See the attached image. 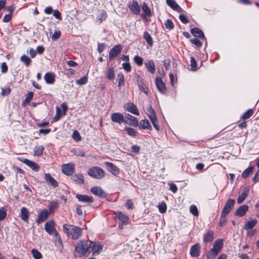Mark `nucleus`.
Returning a JSON list of instances; mask_svg holds the SVG:
<instances>
[{
  "label": "nucleus",
  "instance_id": "1",
  "mask_svg": "<svg viewBox=\"0 0 259 259\" xmlns=\"http://www.w3.org/2000/svg\"><path fill=\"white\" fill-rule=\"evenodd\" d=\"M63 229L68 236L74 240L79 239L82 234V230L81 228L73 225H64Z\"/></svg>",
  "mask_w": 259,
  "mask_h": 259
},
{
  "label": "nucleus",
  "instance_id": "2",
  "mask_svg": "<svg viewBox=\"0 0 259 259\" xmlns=\"http://www.w3.org/2000/svg\"><path fill=\"white\" fill-rule=\"evenodd\" d=\"M89 244L83 240L78 242L75 246L74 255L75 257H82L86 254H90Z\"/></svg>",
  "mask_w": 259,
  "mask_h": 259
},
{
  "label": "nucleus",
  "instance_id": "3",
  "mask_svg": "<svg viewBox=\"0 0 259 259\" xmlns=\"http://www.w3.org/2000/svg\"><path fill=\"white\" fill-rule=\"evenodd\" d=\"M89 175L94 178L100 179L105 176V171L98 166H94L89 169Z\"/></svg>",
  "mask_w": 259,
  "mask_h": 259
},
{
  "label": "nucleus",
  "instance_id": "4",
  "mask_svg": "<svg viewBox=\"0 0 259 259\" xmlns=\"http://www.w3.org/2000/svg\"><path fill=\"white\" fill-rule=\"evenodd\" d=\"M147 114L148 116L149 119H150L153 125L154 128L157 130H159V126L157 124V118L156 115V113L154 110V109L152 108L151 106H149L147 109Z\"/></svg>",
  "mask_w": 259,
  "mask_h": 259
},
{
  "label": "nucleus",
  "instance_id": "5",
  "mask_svg": "<svg viewBox=\"0 0 259 259\" xmlns=\"http://www.w3.org/2000/svg\"><path fill=\"white\" fill-rule=\"evenodd\" d=\"M90 253L93 252V255L99 254L103 249V245L99 242L91 241L89 243Z\"/></svg>",
  "mask_w": 259,
  "mask_h": 259
},
{
  "label": "nucleus",
  "instance_id": "6",
  "mask_svg": "<svg viewBox=\"0 0 259 259\" xmlns=\"http://www.w3.org/2000/svg\"><path fill=\"white\" fill-rule=\"evenodd\" d=\"M234 203L235 200L232 199L228 200L221 213L222 217H226L234 207Z\"/></svg>",
  "mask_w": 259,
  "mask_h": 259
},
{
  "label": "nucleus",
  "instance_id": "7",
  "mask_svg": "<svg viewBox=\"0 0 259 259\" xmlns=\"http://www.w3.org/2000/svg\"><path fill=\"white\" fill-rule=\"evenodd\" d=\"M62 172L67 176L72 175L74 172V164L72 163L63 164L62 166Z\"/></svg>",
  "mask_w": 259,
  "mask_h": 259
},
{
  "label": "nucleus",
  "instance_id": "8",
  "mask_svg": "<svg viewBox=\"0 0 259 259\" xmlns=\"http://www.w3.org/2000/svg\"><path fill=\"white\" fill-rule=\"evenodd\" d=\"M122 47L121 45H116L114 46L110 51L109 53V59L113 60L121 52Z\"/></svg>",
  "mask_w": 259,
  "mask_h": 259
},
{
  "label": "nucleus",
  "instance_id": "9",
  "mask_svg": "<svg viewBox=\"0 0 259 259\" xmlns=\"http://www.w3.org/2000/svg\"><path fill=\"white\" fill-rule=\"evenodd\" d=\"M125 118L124 119V122L130 124L131 125H133L134 126L137 127L138 126L139 123H138V120L137 118L130 114H125Z\"/></svg>",
  "mask_w": 259,
  "mask_h": 259
},
{
  "label": "nucleus",
  "instance_id": "10",
  "mask_svg": "<svg viewBox=\"0 0 259 259\" xmlns=\"http://www.w3.org/2000/svg\"><path fill=\"white\" fill-rule=\"evenodd\" d=\"M124 109L136 115H139L140 112L137 107V106L132 102H128L126 104L124 105Z\"/></svg>",
  "mask_w": 259,
  "mask_h": 259
},
{
  "label": "nucleus",
  "instance_id": "11",
  "mask_svg": "<svg viewBox=\"0 0 259 259\" xmlns=\"http://www.w3.org/2000/svg\"><path fill=\"white\" fill-rule=\"evenodd\" d=\"M155 83L157 89L161 93L163 94L166 93L167 91L166 86L160 77L158 76L156 77Z\"/></svg>",
  "mask_w": 259,
  "mask_h": 259
},
{
  "label": "nucleus",
  "instance_id": "12",
  "mask_svg": "<svg viewBox=\"0 0 259 259\" xmlns=\"http://www.w3.org/2000/svg\"><path fill=\"white\" fill-rule=\"evenodd\" d=\"M45 231L50 235H52L53 233L55 234V231H56V230L55 229L54 221L51 220L47 222L45 225Z\"/></svg>",
  "mask_w": 259,
  "mask_h": 259
},
{
  "label": "nucleus",
  "instance_id": "13",
  "mask_svg": "<svg viewBox=\"0 0 259 259\" xmlns=\"http://www.w3.org/2000/svg\"><path fill=\"white\" fill-rule=\"evenodd\" d=\"M75 198H77L79 201L85 203H91L94 201V199L92 197L87 195L77 194L75 196Z\"/></svg>",
  "mask_w": 259,
  "mask_h": 259
},
{
  "label": "nucleus",
  "instance_id": "14",
  "mask_svg": "<svg viewBox=\"0 0 259 259\" xmlns=\"http://www.w3.org/2000/svg\"><path fill=\"white\" fill-rule=\"evenodd\" d=\"M105 164L108 167V170L114 176L119 174V169L114 164L110 162H105Z\"/></svg>",
  "mask_w": 259,
  "mask_h": 259
},
{
  "label": "nucleus",
  "instance_id": "15",
  "mask_svg": "<svg viewBox=\"0 0 259 259\" xmlns=\"http://www.w3.org/2000/svg\"><path fill=\"white\" fill-rule=\"evenodd\" d=\"M21 161L23 162L24 163L26 164L27 165L29 166L32 169L35 171H37L39 169V166L35 162L31 161L29 159H26V158H23V159H19Z\"/></svg>",
  "mask_w": 259,
  "mask_h": 259
},
{
  "label": "nucleus",
  "instance_id": "16",
  "mask_svg": "<svg viewBox=\"0 0 259 259\" xmlns=\"http://www.w3.org/2000/svg\"><path fill=\"white\" fill-rule=\"evenodd\" d=\"M200 244L196 243L193 245L190 250V254L192 257H197L200 254Z\"/></svg>",
  "mask_w": 259,
  "mask_h": 259
},
{
  "label": "nucleus",
  "instance_id": "17",
  "mask_svg": "<svg viewBox=\"0 0 259 259\" xmlns=\"http://www.w3.org/2000/svg\"><path fill=\"white\" fill-rule=\"evenodd\" d=\"M111 119L113 122H117L118 123H121V122H124V119L123 115L121 113L118 112L112 114Z\"/></svg>",
  "mask_w": 259,
  "mask_h": 259
},
{
  "label": "nucleus",
  "instance_id": "18",
  "mask_svg": "<svg viewBox=\"0 0 259 259\" xmlns=\"http://www.w3.org/2000/svg\"><path fill=\"white\" fill-rule=\"evenodd\" d=\"M49 215V212L47 210L44 209L42 210L38 214V218L36 220V223L38 224H39L40 223L44 222L46 220L48 219Z\"/></svg>",
  "mask_w": 259,
  "mask_h": 259
},
{
  "label": "nucleus",
  "instance_id": "19",
  "mask_svg": "<svg viewBox=\"0 0 259 259\" xmlns=\"http://www.w3.org/2000/svg\"><path fill=\"white\" fill-rule=\"evenodd\" d=\"M91 191L94 195L98 196L100 197L103 198L106 196L105 192L100 187H93L91 189Z\"/></svg>",
  "mask_w": 259,
  "mask_h": 259
},
{
  "label": "nucleus",
  "instance_id": "20",
  "mask_svg": "<svg viewBox=\"0 0 259 259\" xmlns=\"http://www.w3.org/2000/svg\"><path fill=\"white\" fill-rule=\"evenodd\" d=\"M249 191V189L248 187H245L241 194H240L238 196L237 199V202L238 204L242 203L243 201L245 199L247 196L248 195Z\"/></svg>",
  "mask_w": 259,
  "mask_h": 259
},
{
  "label": "nucleus",
  "instance_id": "21",
  "mask_svg": "<svg viewBox=\"0 0 259 259\" xmlns=\"http://www.w3.org/2000/svg\"><path fill=\"white\" fill-rule=\"evenodd\" d=\"M130 9L135 14H139L140 12V9L137 1H130L128 4Z\"/></svg>",
  "mask_w": 259,
  "mask_h": 259
},
{
  "label": "nucleus",
  "instance_id": "22",
  "mask_svg": "<svg viewBox=\"0 0 259 259\" xmlns=\"http://www.w3.org/2000/svg\"><path fill=\"white\" fill-rule=\"evenodd\" d=\"M145 66L148 71L154 74L155 72V65L154 61L152 60H148L145 63Z\"/></svg>",
  "mask_w": 259,
  "mask_h": 259
},
{
  "label": "nucleus",
  "instance_id": "23",
  "mask_svg": "<svg viewBox=\"0 0 259 259\" xmlns=\"http://www.w3.org/2000/svg\"><path fill=\"white\" fill-rule=\"evenodd\" d=\"M45 179L51 186L56 188L58 186V182L51 176L50 174H45Z\"/></svg>",
  "mask_w": 259,
  "mask_h": 259
},
{
  "label": "nucleus",
  "instance_id": "24",
  "mask_svg": "<svg viewBox=\"0 0 259 259\" xmlns=\"http://www.w3.org/2000/svg\"><path fill=\"white\" fill-rule=\"evenodd\" d=\"M248 209V206L243 205L240 206L236 211L235 215L239 217H243Z\"/></svg>",
  "mask_w": 259,
  "mask_h": 259
},
{
  "label": "nucleus",
  "instance_id": "25",
  "mask_svg": "<svg viewBox=\"0 0 259 259\" xmlns=\"http://www.w3.org/2000/svg\"><path fill=\"white\" fill-rule=\"evenodd\" d=\"M223 246V239H218L214 241L213 244L212 249L220 252Z\"/></svg>",
  "mask_w": 259,
  "mask_h": 259
},
{
  "label": "nucleus",
  "instance_id": "26",
  "mask_svg": "<svg viewBox=\"0 0 259 259\" xmlns=\"http://www.w3.org/2000/svg\"><path fill=\"white\" fill-rule=\"evenodd\" d=\"M55 74L52 72H47L44 76L46 82L49 84H52L55 81Z\"/></svg>",
  "mask_w": 259,
  "mask_h": 259
},
{
  "label": "nucleus",
  "instance_id": "27",
  "mask_svg": "<svg viewBox=\"0 0 259 259\" xmlns=\"http://www.w3.org/2000/svg\"><path fill=\"white\" fill-rule=\"evenodd\" d=\"M142 10L145 14H142L141 17L143 19H145L146 16L150 17L152 15L151 12L148 6L144 3L142 5Z\"/></svg>",
  "mask_w": 259,
  "mask_h": 259
},
{
  "label": "nucleus",
  "instance_id": "28",
  "mask_svg": "<svg viewBox=\"0 0 259 259\" xmlns=\"http://www.w3.org/2000/svg\"><path fill=\"white\" fill-rule=\"evenodd\" d=\"M116 217L119 221L121 222L122 224V225L123 224H126L128 220V218L121 212H117L116 213Z\"/></svg>",
  "mask_w": 259,
  "mask_h": 259
},
{
  "label": "nucleus",
  "instance_id": "29",
  "mask_svg": "<svg viewBox=\"0 0 259 259\" xmlns=\"http://www.w3.org/2000/svg\"><path fill=\"white\" fill-rule=\"evenodd\" d=\"M29 212L28 209L24 207H23L21 209V219L25 222H27L29 218Z\"/></svg>",
  "mask_w": 259,
  "mask_h": 259
},
{
  "label": "nucleus",
  "instance_id": "30",
  "mask_svg": "<svg viewBox=\"0 0 259 259\" xmlns=\"http://www.w3.org/2000/svg\"><path fill=\"white\" fill-rule=\"evenodd\" d=\"M166 4L174 10L177 11L178 12L182 11V8L176 3V1H166Z\"/></svg>",
  "mask_w": 259,
  "mask_h": 259
},
{
  "label": "nucleus",
  "instance_id": "31",
  "mask_svg": "<svg viewBox=\"0 0 259 259\" xmlns=\"http://www.w3.org/2000/svg\"><path fill=\"white\" fill-rule=\"evenodd\" d=\"M191 32L192 34L195 37L200 38H204V35L201 29L198 28H193L191 29Z\"/></svg>",
  "mask_w": 259,
  "mask_h": 259
},
{
  "label": "nucleus",
  "instance_id": "32",
  "mask_svg": "<svg viewBox=\"0 0 259 259\" xmlns=\"http://www.w3.org/2000/svg\"><path fill=\"white\" fill-rule=\"evenodd\" d=\"M141 128L142 129L152 130V126L148 119H143L140 122Z\"/></svg>",
  "mask_w": 259,
  "mask_h": 259
},
{
  "label": "nucleus",
  "instance_id": "33",
  "mask_svg": "<svg viewBox=\"0 0 259 259\" xmlns=\"http://www.w3.org/2000/svg\"><path fill=\"white\" fill-rule=\"evenodd\" d=\"M257 221L255 220H253L248 221L245 224L244 228L245 230H248L252 229L256 224Z\"/></svg>",
  "mask_w": 259,
  "mask_h": 259
},
{
  "label": "nucleus",
  "instance_id": "34",
  "mask_svg": "<svg viewBox=\"0 0 259 259\" xmlns=\"http://www.w3.org/2000/svg\"><path fill=\"white\" fill-rule=\"evenodd\" d=\"M143 37L146 41L147 43L150 46L153 45V40L150 34L147 31H145L143 34Z\"/></svg>",
  "mask_w": 259,
  "mask_h": 259
},
{
  "label": "nucleus",
  "instance_id": "35",
  "mask_svg": "<svg viewBox=\"0 0 259 259\" xmlns=\"http://www.w3.org/2000/svg\"><path fill=\"white\" fill-rule=\"evenodd\" d=\"M213 232L208 231L205 234L203 238V241L205 242H211L213 240Z\"/></svg>",
  "mask_w": 259,
  "mask_h": 259
},
{
  "label": "nucleus",
  "instance_id": "36",
  "mask_svg": "<svg viewBox=\"0 0 259 259\" xmlns=\"http://www.w3.org/2000/svg\"><path fill=\"white\" fill-rule=\"evenodd\" d=\"M219 253L218 251L211 248L207 253L206 256L207 259H214Z\"/></svg>",
  "mask_w": 259,
  "mask_h": 259
},
{
  "label": "nucleus",
  "instance_id": "37",
  "mask_svg": "<svg viewBox=\"0 0 259 259\" xmlns=\"http://www.w3.org/2000/svg\"><path fill=\"white\" fill-rule=\"evenodd\" d=\"M59 206V203L57 201H52L50 202L49 205V209L50 212L52 213L54 211V209L58 208Z\"/></svg>",
  "mask_w": 259,
  "mask_h": 259
},
{
  "label": "nucleus",
  "instance_id": "38",
  "mask_svg": "<svg viewBox=\"0 0 259 259\" xmlns=\"http://www.w3.org/2000/svg\"><path fill=\"white\" fill-rule=\"evenodd\" d=\"M63 115V113H62V110H61V108L59 107H56V115H55V116L53 118V121L54 122L57 121L58 120H59L60 119L61 117Z\"/></svg>",
  "mask_w": 259,
  "mask_h": 259
},
{
  "label": "nucleus",
  "instance_id": "39",
  "mask_svg": "<svg viewBox=\"0 0 259 259\" xmlns=\"http://www.w3.org/2000/svg\"><path fill=\"white\" fill-rule=\"evenodd\" d=\"M44 150V147L43 146H36L34 149V155L39 156L42 154Z\"/></svg>",
  "mask_w": 259,
  "mask_h": 259
},
{
  "label": "nucleus",
  "instance_id": "40",
  "mask_svg": "<svg viewBox=\"0 0 259 259\" xmlns=\"http://www.w3.org/2000/svg\"><path fill=\"white\" fill-rule=\"evenodd\" d=\"M253 169V166H251L246 168L242 174V177L246 179L248 177V176L252 172Z\"/></svg>",
  "mask_w": 259,
  "mask_h": 259
},
{
  "label": "nucleus",
  "instance_id": "41",
  "mask_svg": "<svg viewBox=\"0 0 259 259\" xmlns=\"http://www.w3.org/2000/svg\"><path fill=\"white\" fill-rule=\"evenodd\" d=\"M21 62L25 63V65L28 67L31 63V59L26 55H22L20 58Z\"/></svg>",
  "mask_w": 259,
  "mask_h": 259
},
{
  "label": "nucleus",
  "instance_id": "42",
  "mask_svg": "<svg viewBox=\"0 0 259 259\" xmlns=\"http://www.w3.org/2000/svg\"><path fill=\"white\" fill-rule=\"evenodd\" d=\"M124 130L126 131L127 134L129 136L133 137H135L137 136V132L135 129L129 127H125Z\"/></svg>",
  "mask_w": 259,
  "mask_h": 259
},
{
  "label": "nucleus",
  "instance_id": "43",
  "mask_svg": "<svg viewBox=\"0 0 259 259\" xmlns=\"http://www.w3.org/2000/svg\"><path fill=\"white\" fill-rule=\"evenodd\" d=\"M71 152L77 156H85L84 152L79 148L73 149L71 150Z\"/></svg>",
  "mask_w": 259,
  "mask_h": 259
},
{
  "label": "nucleus",
  "instance_id": "44",
  "mask_svg": "<svg viewBox=\"0 0 259 259\" xmlns=\"http://www.w3.org/2000/svg\"><path fill=\"white\" fill-rule=\"evenodd\" d=\"M107 77L110 80H113L115 77L114 70L113 67L108 68V71L107 74Z\"/></svg>",
  "mask_w": 259,
  "mask_h": 259
},
{
  "label": "nucleus",
  "instance_id": "45",
  "mask_svg": "<svg viewBox=\"0 0 259 259\" xmlns=\"http://www.w3.org/2000/svg\"><path fill=\"white\" fill-rule=\"evenodd\" d=\"M165 28L171 30L174 28V24L171 19H167L164 23Z\"/></svg>",
  "mask_w": 259,
  "mask_h": 259
},
{
  "label": "nucleus",
  "instance_id": "46",
  "mask_svg": "<svg viewBox=\"0 0 259 259\" xmlns=\"http://www.w3.org/2000/svg\"><path fill=\"white\" fill-rule=\"evenodd\" d=\"M159 211L161 213H165L166 211L167 206L164 202H162L159 203L157 206Z\"/></svg>",
  "mask_w": 259,
  "mask_h": 259
},
{
  "label": "nucleus",
  "instance_id": "47",
  "mask_svg": "<svg viewBox=\"0 0 259 259\" xmlns=\"http://www.w3.org/2000/svg\"><path fill=\"white\" fill-rule=\"evenodd\" d=\"M106 17H107L106 12L105 11L103 10L100 12L99 16L97 18V20H98L99 22L100 23L106 19Z\"/></svg>",
  "mask_w": 259,
  "mask_h": 259
},
{
  "label": "nucleus",
  "instance_id": "48",
  "mask_svg": "<svg viewBox=\"0 0 259 259\" xmlns=\"http://www.w3.org/2000/svg\"><path fill=\"white\" fill-rule=\"evenodd\" d=\"M31 253L33 255V257L35 259H41L42 258V255L40 252H39L37 250L33 249L31 250Z\"/></svg>",
  "mask_w": 259,
  "mask_h": 259
},
{
  "label": "nucleus",
  "instance_id": "49",
  "mask_svg": "<svg viewBox=\"0 0 259 259\" xmlns=\"http://www.w3.org/2000/svg\"><path fill=\"white\" fill-rule=\"evenodd\" d=\"M253 113L252 109H248L241 116V118L244 119H247L249 118Z\"/></svg>",
  "mask_w": 259,
  "mask_h": 259
},
{
  "label": "nucleus",
  "instance_id": "50",
  "mask_svg": "<svg viewBox=\"0 0 259 259\" xmlns=\"http://www.w3.org/2000/svg\"><path fill=\"white\" fill-rule=\"evenodd\" d=\"M7 216V209L3 207L0 208V221L4 220Z\"/></svg>",
  "mask_w": 259,
  "mask_h": 259
},
{
  "label": "nucleus",
  "instance_id": "51",
  "mask_svg": "<svg viewBox=\"0 0 259 259\" xmlns=\"http://www.w3.org/2000/svg\"><path fill=\"white\" fill-rule=\"evenodd\" d=\"M190 212L192 214H193L194 216H196V217H197L199 214L198 209H197V207L194 205H192L190 206Z\"/></svg>",
  "mask_w": 259,
  "mask_h": 259
},
{
  "label": "nucleus",
  "instance_id": "52",
  "mask_svg": "<svg viewBox=\"0 0 259 259\" xmlns=\"http://www.w3.org/2000/svg\"><path fill=\"white\" fill-rule=\"evenodd\" d=\"M72 137L74 140L76 142H78L81 140V136L79 133V132L77 131H74L73 132Z\"/></svg>",
  "mask_w": 259,
  "mask_h": 259
},
{
  "label": "nucleus",
  "instance_id": "53",
  "mask_svg": "<svg viewBox=\"0 0 259 259\" xmlns=\"http://www.w3.org/2000/svg\"><path fill=\"white\" fill-rule=\"evenodd\" d=\"M118 77V86L120 87L124 83V76L123 74L120 73L117 75Z\"/></svg>",
  "mask_w": 259,
  "mask_h": 259
},
{
  "label": "nucleus",
  "instance_id": "54",
  "mask_svg": "<svg viewBox=\"0 0 259 259\" xmlns=\"http://www.w3.org/2000/svg\"><path fill=\"white\" fill-rule=\"evenodd\" d=\"M134 60L138 66L142 65L143 63V59L141 57L136 55L134 57Z\"/></svg>",
  "mask_w": 259,
  "mask_h": 259
},
{
  "label": "nucleus",
  "instance_id": "55",
  "mask_svg": "<svg viewBox=\"0 0 259 259\" xmlns=\"http://www.w3.org/2000/svg\"><path fill=\"white\" fill-rule=\"evenodd\" d=\"M74 180L77 181L79 184H83L84 183L83 177L81 175H75L74 176Z\"/></svg>",
  "mask_w": 259,
  "mask_h": 259
},
{
  "label": "nucleus",
  "instance_id": "56",
  "mask_svg": "<svg viewBox=\"0 0 259 259\" xmlns=\"http://www.w3.org/2000/svg\"><path fill=\"white\" fill-rule=\"evenodd\" d=\"M61 36V31L59 30H56L54 33L51 36L53 40H56L60 38Z\"/></svg>",
  "mask_w": 259,
  "mask_h": 259
},
{
  "label": "nucleus",
  "instance_id": "57",
  "mask_svg": "<svg viewBox=\"0 0 259 259\" xmlns=\"http://www.w3.org/2000/svg\"><path fill=\"white\" fill-rule=\"evenodd\" d=\"M190 63H191L190 65H191L192 70L193 71L196 70L197 69V63H196L194 57H191Z\"/></svg>",
  "mask_w": 259,
  "mask_h": 259
},
{
  "label": "nucleus",
  "instance_id": "58",
  "mask_svg": "<svg viewBox=\"0 0 259 259\" xmlns=\"http://www.w3.org/2000/svg\"><path fill=\"white\" fill-rule=\"evenodd\" d=\"M88 81V77L86 76L82 77L78 80H77L76 82L78 84L83 85L85 84Z\"/></svg>",
  "mask_w": 259,
  "mask_h": 259
},
{
  "label": "nucleus",
  "instance_id": "59",
  "mask_svg": "<svg viewBox=\"0 0 259 259\" xmlns=\"http://www.w3.org/2000/svg\"><path fill=\"white\" fill-rule=\"evenodd\" d=\"M123 68L127 72L131 71V66L129 62H125L122 64Z\"/></svg>",
  "mask_w": 259,
  "mask_h": 259
},
{
  "label": "nucleus",
  "instance_id": "60",
  "mask_svg": "<svg viewBox=\"0 0 259 259\" xmlns=\"http://www.w3.org/2000/svg\"><path fill=\"white\" fill-rule=\"evenodd\" d=\"M190 41L192 44L196 45L198 47H200L202 46L201 42L197 38H192Z\"/></svg>",
  "mask_w": 259,
  "mask_h": 259
},
{
  "label": "nucleus",
  "instance_id": "61",
  "mask_svg": "<svg viewBox=\"0 0 259 259\" xmlns=\"http://www.w3.org/2000/svg\"><path fill=\"white\" fill-rule=\"evenodd\" d=\"M1 72L3 73H5L8 71V66L5 62L2 63L1 65Z\"/></svg>",
  "mask_w": 259,
  "mask_h": 259
},
{
  "label": "nucleus",
  "instance_id": "62",
  "mask_svg": "<svg viewBox=\"0 0 259 259\" xmlns=\"http://www.w3.org/2000/svg\"><path fill=\"white\" fill-rule=\"evenodd\" d=\"M179 19L180 21L184 24H187L189 23V20L187 17L183 14H181L179 16Z\"/></svg>",
  "mask_w": 259,
  "mask_h": 259
},
{
  "label": "nucleus",
  "instance_id": "63",
  "mask_svg": "<svg viewBox=\"0 0 259 259\" xmlns=\"http://www.w3.org/2000/svg\"><path fill=\"white\" fill-rule=\"evenodd\" d=\"M53 16L59 20H61L62 17L60 13L58 10H55L53 11Z\"/></svg>",
  "mask_w": 259,
  "mask_h": 259
},
{
  "label": "nucleus",
  "instance_id": "64",
  "mask_svg": "<svg viewBox=\"0 0 259 259\" xmlns=\"http://www.w3.org/2000/svg\"><path fill=\"white\" fill-rule=\"evenodd\" d=\"M33 93L32 92H29L25 99V101L27 102H29L33 98Z\"/></svg>",
  "mask_w": 259,
  "mask_h": 259
}]
</instances>
